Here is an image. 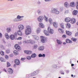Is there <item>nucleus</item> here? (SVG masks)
Instances as JSON below:
<instances>
[{
	"mask_svg": "<svg viewBox=\"0 0 78 78\" xmlns=\"http://www.w3.org/2000/svg\"><path fill=\"white\" fill-rule=\"evenodd\" d=\"M39 26L40 28H44L45 26L41 23H40Z\"/></svg>",
	"mask_w": 78,
	"mask_h": 78,
	"instance_id": "aec40b11",
	"label": "nucleus"
},
{
	"mask_svg": "<svg viewBox=\"0 0 78 78\" xmlns=\"http://www.w3.org/2000/svg\"><path fill=\"white\" fill-rule=\"evenodd\" d=\"M66 34L67 35H68V36H70L71 34H72V33L69 31H67L66 32Z\"/></svg>",
	"mask_w": 78,
	"mask_h": 78,
	"instance_id": "2f4dec72",
	"label": "nucleus"
},
{
	"mask_svg": "<svg viewBox=\"0 0 78 78\" xmlns=\"http://www.w3.org/2000/svg\"><path fill=\"white\" fill-rule=\"evenodd\" d=\"M22 39V37H18V38H17V40H21Z\"/></svg>",
	"mask_w": 78,
	"mask_h": 78,
	"instance_id": "864d4df0",
	"label": "nucleus"
},
{
	"mask_svg": "<svg viewBox=\"0 0 78 78\" xmlns=\"http://www.w3.org/2000/svg\"><path fill=\"white\" fill-rule=\"evenodd\" d=\"M38 73V71L37 70L35 71L34 72L31 73L30 75H31V76H35V75H36Z\"/></svg>",
	"mask_w": 78,
	"mask_h": 78,
	"instance_id": "423d86ee",
	"label": "nucleus"
},
{
	"mask_svg": "<svg viewBox=\"0 0 78 78\" xmlns=\"http://www.w3.org/2000/svg\"><path fill=\"white\" fill-rule=\"evenodd\" d=\"M44 19V17L43 16H40L38 18V20L39 22H42Z\"/></svg>",
	"mask_w": 78,
	"mask_h": 78,
	"instance_id": "6e6552de",
	"label": "nucleus"
},
{
	"mask_svg": "<svg viewBox=\"0 0 78 78\" xmlns=\"http://www.w3.org/2000/svg\"><path fill=\"white\" fill-rule=\"evenodd\" d=\"M14 47L15 49H16L18 51H20L21 49V48H20V47L19 46H18L17 45V44H16L15 45Z\"/></svg>",
	"mask_w": 78,
	"mask_h": 78,
	"instance_id": "20e7f679",
	"label": "nucleus"
},
{
	"mask_svg": "<svg viewBox=\"0 0 78 78\" xmlns=\"http://www.w3.org/2000/svg\"><path fill=\"white\" fill-rule=\"evenodd\" d=\"M36 54L35 53L32 54L31 55V57L33 58H36L37 56Z\"/></svg>",
	"mask_w": 78,
	"mask_h": 78,
	"instance_id": "393cba45",
	"label": "nucleus"
},
{
	"mask_svg": "<svg viewBox=\"0 0 78 78\" xmlns=\"http://www.w3.org/2000/svg\"><path fill=\"white\" fill-rule=\"evenodd\" d=\"M48 30L49 32V33L51 34H53L54 33V32L53 31V30L52 29H51L50 27H48Z\"/></svg>",
	"mask_w": 78,
	"mask_h": 78,
	"instance_id": "7ed1b4c3",
	"label": "nucleus"
},
{
	"mask_svg": "<svg viewBox=\"0 0 78 78\" xmlns=\"http://www.w3.org/2000/svg\"><path fill=\"white\" fill-rule=\"evenodd\" d=\"M78 35V32H76L75 34V36H76Z\"/></svg>",
	"mask_w": 78,
	"mask_h": 78,
	"instance_id": "680f3d73",
	"label": "nucleus"
},
{
	"mask_svg": "<svg viewBox=\"0 0 78 78\" xmlns=\"http://www.w3.org/2000/svg\"><path fill=\"white\" fill-rule=\"evenodd\" d=\"M71 23H75V19L74 18L72 19L71 21Z\"/></svg>",
	"mask_w": 78,
	"mask_h": 78,
	"instance_id": "72a5a7b5",
	"label": "nucleus"
},
{
	"mask_svg": "<svg viewBox=\"0 0 78 78\" xmlns=\"http://www.w3.org/2000/svg\"><path fill=\"white\" fill-rule=\"evenodd\" d=\"M66 43L65 42H64L63 43V45H66Z\"/></svg>",
	"mask_w": 78,
	"mask_h": 78,
	"instance_id": "774afa93",
	"label": "nucleus"
},
{
	"mask_svg": "<svg viewBox=\"0 0 78 78\" xmlns=\"http://www.w3.org/2000/svg\"><path fill=\"white\" fill-rule=\"evenodd\" d=\"M66 25L67 28H70V24L68 23L66 24Z\"/></svg>",
	"mask_w": 78,
	"mask_h": 78,
	"instance_id": "c9c22d12",
	"label": "nucleus"
},
{
	"mask_svg": "<svg viewBox=\"0 0 78 78\" xmlns=\"http://www.w3.org/2000/svg\"><path fill=\"white\" fill-rule=\"evenodd\" d=\"M65 21L66 22H70L71 21V19L70 18H66L65 19Z\"/></svg>",
	"mask_w": 78,
	"mask_h": 78,
	"instance_id": "f8f14e48",
	"label": "nucleus"
},
{
	"mask_svg": "<svg viewBox=\"0 0 78 78\" xmlns=\"http://www.w3.org/2000/svg\"><path fill=\"white\" fill-rule=\"evenodd\" d=\"M38 50L39 51H43L44 50V46H40L38 47Z\"/></svg>",
	"mask_w": 78,
	"mask_h": 78,
	"instance_id": "9b49d317",
	"label": "nucleus"
},
{
	"mask_svg": "<svg viewBox=\"0 0 78 78\" xmlns=\"http://www.w3.org/2000/svg\"><path fill=\"white\" fill-rule=\"evenodd\" d=\"M10 66H11V64H10V63H9V62H7V67H9Z\"/></svg>",
	"mask_w": 78,
	"mask_h": 78,
	"instance_id": "09e8293b",
	"label": "nucleus"
},
{
	"mask_svg": "<svg viewBox=\"0 0 78 78\" xmlns=\"http://www.w3.org/2000/svg\"><path fill=\"white\" fill-rule=\"evenodd\" d=\"M37 33H39L41 32V29L38 28L37 30Z\"/></svg>",
	"mask_w": 78,
	"mask_h": 78,
	"instance_id": "ea45409f",
	"label": "nucleus"
},
{
	"mask_svg": "<svg viewBox=\"0 0 78 78\" xmlns=\"http://www.w3.org/2000/svg\"><path fill=\"white\" fill-rule=\"evenodd\" d=\"M25 33L26 35H29L31 33V28L30 26H27L25 30Z\"/></svg>",
	"mask_w": 78,
	"mask_h": 78,
	"instance_id": "f257e3e1",
	"label": "nucleus"
},
{
	"mask_svg": "<svg viewBox=\"0 0 78 78\" xmlns=\"http://www.w3.org/2000/svg\"><path fill=\"white\" fill-rule=\"evenodd\" d=\"M10 38L12 40H14V38H15L14 37V36L12 34L10 35Z\"/></svg>",
	"mask_w": 78,
	"mask_h": 78,
	"instance_id": "cd10ccee",
	"label": "nucleus"
},
{
	"mask_svg": "<svg viewBox=\"0 0 78 78\" xmlns=\"http://www.w3.org/2000/svg\"><path fill=\"white\" fill-rule=\"evenodd\" d=\"M63 38H66V35H63L62 36Z\"/></svg>",
	"mask_w": 78,
	"mask_h": 78,
	"instance_id": "5fc2aeb1",
	"label": "nucleus"
},
{
	"mask_svg": "<svg viewBox=\"0 0 78 78\" xmlns=\"http://www.w3.org/2000/svg\"><path fill=\"white\" fill-rule=\"evenodd\" d=\"M0 60L2 62H6V61L2 57L0 58Z\"/></svg>",
	"mask_w": 78,
	"mask_h": 78,
	"instance_id": "473e14b6",
	"label": "nucleus"
},
{
	"mask_svg": "<svg viewBox=\"0 0 78 78\" xmlns=\"http://www.w3.org/2000/svg\"><path fill=\"white\" fill-rule=\"evenodd\" d=\"M0 54L2 56H3L4 55V52L2 51H1Z\"/></svg>",
	"mask_w": 78,
	"mask_h": 78,
	"instance_id": "de8ad7c7",
	"label": "nucleus"
},
{
	"mask_svg": "<svg viewBox=\"0 0 78 78\" xmlns=\"http://www.w3.org/2000/svg\"><path fill=\"white\" fill-rule=\"evenodd\" d=\"M24 52L27 55H30L32 53V51H24Z\"/></svg>",
	"mask_w": 78,
	"mask_h": 78,
	"instance_id": "0eeeda50",
	"label": "nucleus"
},
{
	"mask_svg": "<svg viewBox=\"0 0 78 78\" xmlns=\"http://www.w3.org/2000/svg\"><path fill=\"white\" fill-rule=\"evenodd\" d=\"M41 42H42V43H44V42H45V37H44L42 36H41Z\"/></svg>",
	"mask_w": 78,
	"mask_h": 78,
	"instance_id": "9d476101",
	"label": "nucleus"
},
{
	"mask_svg": "<svg viewBox=\"0 0 78 78\" xmlns=\"http://www.w3.org/2000/svg\"><path fill=\"white\" fill-rule=\"evenodd\" d=\"M6 53H9L10 52V50L9 49H7L5 51Z\"/></svg>",
	"mask_w": 78,
	"mask_h": 78,
	"instance_id": "37998d69",
	"label": "nucleus"
},
{
	"mask_svg": "<svg viewBox=\"0 0 78 78\" xmlns=\"http://www.w3.org/2000/svg\"><path fill=\"white\" fill-rule=\"evenodd\" d=\"M18 29H19V30H23V29H24V26L23 25H20L18 26Z\"/></svg>",
	"mask_w": 78,
	"mask_h": 78,
	"instance_id": "39448f33",
	"label": "nucleus"
},
{
	"mask_svg": "<svg viewBox=\"0 0 78 78\" xmlns=\"http://www.w3.org/2000/svg\"><path fill=\"white\" fill-rule=\"evenodd\" d=\"M0 37H2V33H0Z\"/></svg>",
	"mask_w": 78,
	"mask_h": 78,
	"instance_id": "338daca9",
	"label": "nucleus"
},
{
	"mask_svg": "<svg viewBox=\"0 0 78 78\" xmlns=\"http://www.w3.org/2000/svg\"><path fill=\"white\" fill-rule=\"evenodd\" d=\"M76 6L77 9H78V2H76Z\"/></svg>",
	"mask_w": 78,
	"mask_h": 78,
	"instance_id": "8fccbe9b",
	"label": "nucleus"
},
{
	"mask_svg": "<svg viewBox=\"0 0 78 78\" xmlns=\"http://www.w3.org/2000/svg\"><path fill=\"white\" fill-rule=\"evenodd\" d=\"M52 23L53 24V25L54 27L55 28H57L58 27V24L56 23V22H54L53 23Z\"/></svg>",
	"mask_w": 78,
	"mask_h": 78,
	"instance_id": "a211bd4d",
	"label": "nucleus"
},
{
	"mask_svg": "<svg viewBox=\"0 0 78 78\" xmlns=\"http://www.w3.org/2000/svg\"><path fill=\"white\" fill-rule=\"evenodd\" d=\"M31 40H28L27 41V42H28V43H31Z\"/></svg>",
	"mask_w": 78,
	"mask_h": 78,
	"instance_id": "bf43d9fd",
	"label": "nucleus"
},
{
	"mask_svg": "<svg viewBox=\"0 0 78 78\" xmlns=\"http://www.w3.org/2000/svg\"><path fill=\"white\" fill-rule=\"evenodd\" d=\"M44 33L46 36H49V33H48V32L46 30H44Z\"/></svg>",
	"mask_w": 78,
	"mask_h": 78,
	"instance_id": "2eb2a0df",
	"label": "nucleus"
},
{
	"mask_svg": "<svg viewBox=\"0 0 78 78\" xmlns=\"http://www.w3.org/2000/svg\"><path fill=\"white\" fill-rule=\"evenodd\" d=\"M38 57L39 58H41V57H43V58H45V55L44 54H43L42 55L41 54H40L38 55Z\"/></svg>",
	"mask_w": 78,
	"mask_h": 78,
	"instance_id": "dca6fc26",
	"label": "nucleus"
},
{
	"mask_svg": "<svg viewBox=\"0 0 78 78\" xmlns=\"http://www.w3.org/2000/svg\"><path fill=\"white\" fill-rule=\"evenodd\" d=\"M66 43H70L71 44L72 43V41L69 39H66Z\"/></svg>",
	"mask_w": 78,
	"mask_h": 78,
	"instance_id": "4be33fe9",
	"label": "nucleus"
},
{
	"mask_svg": "<svg viewBox=\"0 0 78 78\" xmlns=\"http://www.w3.org/2000/svg\"><path fill=\"white\" fill-rule=\"evenodd\" d=\"M30 43L31 44H35V41L34 40H31Z\"/></svg>",
	"mask_w": 78,
	"mask_h": 78,
	"instance_id": "a18cd8bd",
	"label": "nucleus"
},
{
	"mask_svg": "<svg viewBox=\"0 0 78 78\" xmlns=\"http://www.w3.org/2000/svg\"><path fill=\"white\" fill-rule=\"evenodd\" d=\"M64 5L66 8H69V6H70L69 4L67 2H65L64 3Z\"/></svg>",
	"mask_w": 78,
	"mask_h": 78,
	"instance_id": "f3484780",
	"label": "nucleus"
},
{
	"mask_svg": "<svg viewBox=\"0 0 78 78\" xmlns=\"http://www.w3.org/2000/svg\"><path fill=\"white\" fill-rule=\"evenodd\" d=\"M5 58H6V59H8V56L7 55H5Z\"/></svg>",
	"mask_w": 78,
	"mask_h": 78,
	"instance_id": "13d9d810",
	"label": "nucleus"
},
{
	"mask_svg": "<svg viewBox=\"0 0 78 78\" xmlns=\"http://www.w3.org/2000/svg\"><path fill=\"white\" fill-rule=\"evenodd\" d=\"M11 31V29L10 28H8L6 29V31L7 33H9Z\"/></svg>",
	"mask_w": 78,
	"mask_h": 78,
	"instance_id": "c756f323",
	"label": "nucleus"
},
{
	"mask_svg": "<svg viewBox=\"0 0 78 78\" xmlns=\"http://www.w3.org/2000/svg\"><path fill=\"white\" fill-rule=\"evenodd\" d=\"M73 15H74V16H75L78 14V11L75 10L73 11Z\"/></svg>",
	"mask_w": 78,
	"mask_h": 78,
	"instance_id": "412c9836",
	"label": "nucleus"
},
{
	"mask_svg": "<svg viewBox=\"0 0 78 78\" xmlns=\"http://www.w3.org/2000/svg\"><path fill=\"white\" fill-rule=\"evenodd\" d=\"M60 73L61 75H64V72L63 71H61Z\"/></svg>",
	"mask_w": 78,
	"mask_h": 78,
	"instance_id": "3c124183",
	"label": "nucleus"
},
{
	"mask_svg": "<svg viewBox=\"0 0 78 78\" xmlns=\"http://www.w3.org/2000/svg\"><path fill=\"white\" fill-rule=\"evenodd\" d=\"M57 44L59 45H61L62 44V41L58 40V39H57Z\"/></svg>",
	"mask_w": 78,
	"mask_h": 78,
	"instance_id": "c85d7f7f",
	"label": "nucleus"
},
{
	"mask_svg": "<svg viewBox=\"0 0 78 78\" xmlns=\"http://www.w3.org/2000/svg\"><path fill=\"white\" fill-rule=\"evenodd\" d=\"M33 48L34 49H36V48H37V44H35L33 46Z\"/></svg>",
	"mask_w": 78,
	"mask_h": 78,
	"instance_id": "79ce46f5",
	"label": "nucleus"
},
{
	"mask_svg": "<svg viewBox=\"0 0 78 78\" xmlns=\"http://www.w3.org/2000/svg\"><path fill=\"white\" fill-rule=\"evenodd\" d=\"M58 30L60 33L62 34L64 33V30L62 29L59 28L58 29Z\"/></svg>",
	"mask_w": 78,
	"mask_h": 78,
	"instance_id": "b1692460",
	"label": "nucleus"
},
{
	"mask_svg": "<svg viewBox=\"0 0 78 78\" xmlns=\"http://www.w3.org/2000/svg\"><path fill=\"white\" fill-rule=\"evenodd\" d=\"M44 19L45 21V22H47L48 21V17H46V16H45Z\"/></svg>",
	"mask_w": 78,
	"mask_h": 78,
	"instance_id": "7c9ffc66",
	"label": "nucleus"
},
{
	"mask_svg": "<svg viewBox=\"0 0 78 78\" xmlns=\"http://www.w3.org/2000/svg\"><path fill=\"white\" fill-rule=\"evenodd\" d=\"M70 6L71 7H75V2H72L70 3Z\"/></svg>",
	"mask_w": 78,
	"mask_h": 78,
	"instance_id": "6ab92c4d",
	"label": "nucleus"
},
{
	"mask_svg": "<svg viewBox=\"0 0 78 78\" xmlns=\"http://www.w3.org/2000/svg\"><path fill=\"white\" fill-rule=\"evenodd\" d=\"M49 21L50 24H51L53 23V20L51 18H49Z\"/></svg>",
	"mask_w": 78,
	"mask_h": 78,
	"instance_id": "f704fd0d",
	"label": "nucleus"
},
{
	"mask_svg": "<svg viewBox=\"0 0 78 78\" xmlns=\"http://www.w3.org/2000/svg\"><path fill=\"white\" fill-rule=\"evenodd\" d=\"M45 2H50L51 0H44Z\"/></svg>",
	"mask_w": 78,
	"mask_h": 78,
	"instance_id": "69168bd1",
	"label": "nucleus"
},
{
	"mask_svg": "<svg viewBox=\"0 0 78 78\" xmlns=\"http://www.w3.org/2000/svg\"><path fill=\"white\" fill-rule=\"evenodd\" d=\"M37 12L38 14H42V12H41V11L40 10H38L37 11Z\"/></svg>",
	"mask_w": 78,
	"mask_h": 78,
	"instance_id": "58836bf2",
	"label": "nucleus"
},
{
	"mask_svg": "<svg viewBox=\"0 0 78 78\" xmlns=\"http://www.w3.org/2000/svg\"><path fill=\"white\" fill-rule=\"evenodd\" d=\"M15 63L16 65L18 66L20 64V61H19V60L16 59L15 61Z\"/></svg>",
	"mask_w": 78,
	"mask_h": 78,
	"instance_id": "1a4fd4ad",
	"label": "nucleus"
},
{
	"mask_svg": "<svg viewBox=\"0 0 78 78\" xmlns=\"http://www.w3.org/2000/svg\"><path fill=\"white\" fill-rule=\"evenodd\" d=\"M14 22H19V21H21L22 20H19L18 19V18H15L14 20H13Z\"/></svg>",
	"mask_w": 78,
	"mask_h": 78,
	"instance_id": "bb28decb",
	"label": "nucleus"
},
{
	"mask_svg": "<svg viewBox=\"0 0 78 78\" xmlns=\"http://www.w3.org/2000/svg\"><path fill=\"white\" fill-rule=\"evenodd\" d=\"M17 33L18 35H20V36H21L22 34V32H21V30H20L18 31Z\"/></svg>",
	"mask_w": 78,
	"mask_h": 78,
	"instance_id": "a878e982",
	"label": "nucleus"
},
{
	"mask_svg": "<svg viewBox=\"0 0 78 78\" xmlns=\"http://www.w3.org/2000/svg\"><path fill=\"white\" fill-rule=\"evenodd\" d=\"M13 55L12 54H11L10 55H9V57H13Z\"/></svg>",
	"mask_w": 78,
	"mask_h": 78,
	"instance_id": "6e6d98bb",
	"label": "nucleus"
},
{
	"mask_svg": "<svg viewBox=\"0 0 78 78\" xmlns=\"http://www.w3.org/2000/svg\"><path fill=\"white\" fill-rule=\"evenodd\" d=\"M37 4H38L39 5L41 4V2L40 1H38L37 2Z\"/></svg>",
	"mask_w": 78,
	"mask_h": 78,
	"instance_id": "0e129e2a",
	"label": "nucleus"
},
{
	"mask_svg": "<svg viewBox=\"0 0 78 78\" xmlns=\"http://www.w3.org/2000/svg\"><path fill=\"white\" fill-rule=\"evenodd\" d=\"M14 53L15 55H18V51H17L16 50H15L14 51Z\"/></svg>",
	"mask_w": 78,
	"mask_h": 78,
	"instance_id": "c03bdc74",
	"label": "nucleus"
},
{
	"mask_svg": "<svg viewBox=\"0 0 78 78\" xmlns=\"http://www.w3.org/2000/svg\"><path fill=\"white\" fill-rule=\"evenodd\" d=\"M72 41H74V42H76V39H75L74 38H72L71 39Z\"/></svg>",
	"mask_w": 78,
	"mask_h": 78,
	"instance_id": "603ef678",
	"label": "nucleus"
},
{
	"mask_svg": "<svg viewBox=\"0 0 78 78\" xmlns=\"http://www.w3.org/2000/svg\"><path fill=\"white\" fill-rule=\"evenodd\" d=\"M60 27L61 28H62L63 29H64V24H61Z\"/></svg>",
	"mask_w": 78,
	"mask_h": 78,
	"instance_id": "a19ab883",
	"label": "nucleus"
},
{
	"mask_svg": "<svg viewBox=\"0 0 78 78\" xmlns=\"http://www.w3.org/2000/svg\"><path fill=\"white\" fill-rule=\"evenodd\" d=\"M13 35L15 38L17 37V33L15 32Z\"/></svg>",
	"mask_w": 78,
	"mask_h": 78,
	"instance_id": "4c0bfd02",
	"label": "nucleus"
},
{
	"mask_svg": "<svg viewBox=\"0 0 78 78\" xmlns=\"http://www.w3.org/2000/svg\"><path fill=\"white\" fill-rule=\"evenodd\" d=\"M69 12L68 10H66L65 12V14H68V13H69Z\"/></svg>",
	"mask_w": 78,
	"mask_h": 78,
	"instance_id": "4d7b16f0",
	"label": "nucleus"
},
{
	"mask_svg": "<svg viewBox=\"0 0 78 78\" xmlns=\"http://www.w3.org/2000/svg\"><path fill=\"white\" fill-rule=\"evenodd\" d=\"M5 36L7 39H9V37L8 35V33H6L5 34Z\"/></svg>",
	"mask_w": 78,
	"mask_h": 78,
	"instance_id": "5701e85b",
	"label": "nucleus"
},
{
	"mask_svg": "<svg viewBox=\"0 0 78 78\" xmlns=\"http://www.w3.org/2000/svg\"><path fill=\"white\" fill-rule=\"evenodd\" d=\"M66 73H69V70H66Z\"/></svg>",
	"mask_w": 78,
	"mask_h": 78,
	"instance_id": "e2e57ef3",
	"label": "nucleus"
},
{
	"mask_svg": "<svg viewBox=\"0 0 78 78\" xmlns=\"http://www.w3.org/2000/svg\"><path fill=\"white\" fill-rule=\"evenodd\" d=\"M21 61H24V60H25V58H21Z\"/></svg>",
	"mask_w": 78,
	"mask_h": 78,
	"instance_id": "052dcab7",
	"label": "nucleus"
},
{
	"mask_svg": "<svg viewBox=\"0 0 78 78\" xmlns=\"http://www.w3.org/2000/svg\"><path fill=\"white\" fill-rule=\"evenodd\" d=\"M51 12L55 13V14H59V11L57 10L55 8H53L51 10Z\"/></svg>",
	"mask_w": 78,
	"mask_h": 78,
	"instance_id": "f03ea898",
	"label": "nucleus"
},
{
	"mask_svg": "<svg viewBox=\"0 0 78 78\" xmlns=\"http://www.w3.org/2000/svg\"><path fill=\"white\" fill-rule=\"evenodd\" d=\"M17 19H18L19 20H21V16H20L19 15H18L17 16ZM22 20V19H21Z\"/></svg>",
	"mask_w": 78,
	"mask_h": 78,
	"instance_id": "49530a36",
	"label": "nucleus"
},
{
	"mask_svg": "<svg viewBox=\"0 0 78 78\" xmlns=\"http://www.w3.org/2000/svg\"><path fill=\"white\" fill-rule=\"evenodd\" d=\"M8 71L9 72V73L10 74H12L13 73V70L11 68H9L8 69Z\"/></svg>",
	"mask_w": 78,
	"mask_h": 78,
	"instance_id": "4468645a",
	"label": "nucleus"
},
{
	"mask_svg": "<svg viewBox=\"0 0 78 78\" xmlns=\"http://www.w3.org/2000/svg\"><path fill=\"white\" fill-rule=\"evenodd\" d=\"M26 59H28V60H30L31 59V57L30 56H27L26 57Z\"/></svg>",
	"mask_w": 78,
	"mask_h": 78,
	"instance_id": "e433bc0d",
	"label": "nucleus"
},
{
	"mask_svg": "<svg viewBox=\"0 0 78 78\" xmlns=\"http://www.w3.org/2000/svg\"><path fill=\"white\" fill-rule=\"evenodd\" d=\"M33 36L35 40L37 41L39 39V37L36 35H33Z\"/></svg>",
	"mask_w": 78,
	"mask_h": 78,
	"instance_id": "ddd939ff",
	"label": "nucleus"
}]
</instances>
